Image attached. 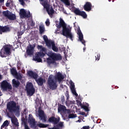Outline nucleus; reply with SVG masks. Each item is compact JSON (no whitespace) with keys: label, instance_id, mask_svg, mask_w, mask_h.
<instances>
[{"label":"nucleus","instance_id":"nucleus-47","mask_svg":"<svg viewBox=\"0 0 129 129\" xmlns=\"http://www.w3.org/2000/svg\"><path fill=\"white\" fill-rule=\"evenodd\" d=\"M77 105H80V106H82V105H82V103H81V102H80V101H78V102H77Z\"/></svg>","mask_w":129,"mask_h":129},{"label":"nucleus","instance_id":"nucleus-25","mask_svg":"<svg viewBox=\"0 0 129 129\" xmlns=\"http://www.w3.org/2000/svg\"><path fill=\"white\" fill-rule=\"evenodd\" d=\"M43 39H44V41L45 42V44H46L47 46H50V43L52 42L51 40H49L47 35H43Z\"/></svg>","mask_w":129,"mask_h":129},{"label":"nucleus","instance_id":"nucleus-33","mask_svg":"<svg viewBox=\"0 0 129 129\" xmlns=\"http://www.w3.org/2000/svg\"><path fill=\"white\" fill-rule=\"evenodd\" d=\"M46 12H47L48 15L52 16L55 11H54V9H53V8L51 7L50 9H49L48 11H46Z\"/></svg>","mask_w":129,"mask_h":129},{"label":"nucleus","instance_id":"nucleus-46","mask_svg":"<svg viewBox=\"0 0 129 129\" xmlns=\"http://www.w3.org/2000/svg\"><path fill=\"white\" fill-rule=\"evenodd\" d=\"M30 26L31 27H34L35 26V22H34V21L33 20H31V24H30Z\"/></svg>","mask_w":129,"mask_h":129},{"label":"nucleus","instance_id":"nucleus-13","mask_svg":"<svg viewBox=\"0 0 129 129\" xmlns=\"http://www.w3.org/2000/svg\"><path fill=\"white\" fill-rule=\"evenodd\" d=\"M35 47H36L35 44H33V46L30 44L29 46L27 47L26 53L28 56H31L34 54V49H35Z\"/></svg>","mask_w":129,"mask_h":129},{"label":"nucleus","instance_id":"nucleus-54","mask_svg":"<svg viewBox=\"0 0 129 129\" xmlns=\"http://www.w3.org/2000/svg\"><path fill=\"white\" fill-rule=\"evenodd\" d=\"M78 122H81V120L79 119V120H78Z\"/></svg>","mask_w":129,"mask_h":129},{"label":"nucleus","instance_id":"nucleus-39","mask_svg":"<svg viewBox=\"0 0 129 129\" xmlns=\"http://www.w3.org/2000/svg\"><path fill=\"white\" fill-rule=\"evenodd\" d=\"M30 0H19V3L21 4L22 6L25 5V2H29Z\"/></svg>","mask_w":129,"mask_h":129},{"label":"nucleus","instance_id":"nucleus-24","mask_svg":"<svg viewBox=\"0 0 129 129\" xmlns=\"http://www.w3.org/2000/svg\"><path fill=\"white\" fill-rule=\"evenodd\" d=\"M9 124H10V121H9V120H6L4 122L3 124L1 125V129L4 128V127L5 129L8 128V127L9 126Z\"/></svg>","mask_w":129,"mask_h":129},{"label":"nucleus","instance_id":"nucleus-42","mask_svg":"<svg viewBox=\"0 0 129 129\" xmlns=\"http://www.w3.org/2000/svg\"><path fill=\"white\" fill-rule=\"evenodd\" d=\"M23 34H24V33H23V32H18V37L19 39H21V36H22V35H23Z\"/></svg>","mask_w":129,"mask_h":129},{"label":"nucleus","instance_id":"nucleus-48","mask_svg":"<svg viewBox=\"0 0 129 129\" xmlns=\"http://www.w3.org/2000/svg\"><path fill=\"white\" fill-rule=\"evenodd\" d=\"M90 127L89 126H84L83 129H89Z\"/></svg>","mask_w":129,"mask_h":129},{"label":"nucleus","instance_id":"nucleus-35","mask_svg":"<svg viewBox=\"0 0 129 129\" xmlns=\"http://www.w3.org/2000/svg\"><path fill=\"white\" fill-rule=\"evenodd\" d=\"M11 72L12 75H17V74H18V73L17 72V70H16L15 68L11 69Z\"/></svg>","mask_w":129,"mask_h":129},{"label":"nucleus","instance_id":"nucleus-31","mask_svg":"<svg viewBox=\"0 0 129 129\" xmlns=\"http://www.w3.org/2000/svg\"><path fill=\"white\" fill-rule=\"evenodd\" d=\"M42 6L44 7V9H46V11H48L49 9H50V5H49L47 2H44Z\"/></svg>","mask_w":129,"mask_h":129},{"label":"nucleus","instance_id":"nucleus-7","mask_svg":"<svg viewBox=\"0 0 129 129\" xmlns=\"http://www.w3.org/2000/svg\"><path fill=\"white\" fill-rule=\"evenodd\" d=\"M2 14L4 17H5L6 19H8L10 21H15V20H17V16H16V15L13 14L9 10L3 11Z\"/></svg>","mask_w":129,"mask_h":129},{"label":"nucleus","instance_id":"nucleus-23","mask_svg":"<svg viewBox=\"0 0 129 129\" xmlns=\"http://www.w3.org/2000/svg\"><path fill=\"white\" fill-rule=\"evenodd\" d=\"M51 46H52V50L54 51V52H58V51H59V49L55 45V42L52 41L50 43V46H47V47L51 48Z\"/></svg>","mask_w":129,"mask_h":129},{"label":"nucleus","instance_id":"nucleus-16","mask_svg":"<svg viewBox=\"0 0 129 129\" xmlns=\"http://www.w3.org/2000/svg\"><path fill=\"white\" fill-rule=\"evenodd\" d=\"M11 32V28L8 25L5 26H0V34H3V33H8Z\"/></svg>","mask_w":129,"mask_h":129},{"label":"nucleus","instance_id":"nucleus-2","mask_svg":"<svg viewBox=\"0 0 129 129\" xmlns=\"http://www.w3.org/2000/svg\"><path fill=\"white\" fill-rule=\"evenodd\" d=\"M49 122H51L54 124V127L57 129H62L64 127V122H60V117H55V116H52L48 119Z\"/></svg>","mask_w":129,"mask_h":129},{"label":"nucleus","instance_id":"nucleus-56","mask_svg":"<svg viewBox=\"0 0 129 129\" xmlns=\"http://www.w3.org/2000/svg\"><path fill=\"white\" fill-rule=\"evenodd\" d=\"M1 121H2V117H1V115H0V122Z\"/></svg>","mask_w":129,"mask_h":129},{"label":"nucleus","instance_id":"nucleus-34","mask_svg":"<svg viewBox=\"0 0 129 129\" xmlns=\"http://www.w3.org/2000/svg\"><path fill=\"white\" fill-rule=\"evenodd\" d=\"M66 37H67V38H69L72 41H73V38H74V37L73 36V34H72L71 32H70L68 35H66Z\"/></svg>","mask_w":129,"mask_h":129},{"label":"nucleus","instance_id":"nucleus-4","mask_svg":"<svg viewBox=\"0 0 129 129\" xmlns=\"http://www.w3.org/2000/svg\"><path fill=\"white\" fill-rule=\"evenodd\" d=\"M7 109L10 112L19 111L20 110V106H17V103L15 101H10L7 104Z\"/></svg>","mask_w":129,"mask_h":129},{"label":"nucleus","instance_id":"nucleus-60","mask_svg":"<svg viewBox=\"0 0 129 129\" xmlns=\"http://www.w3.org/2000/svg\"><path fill=\"white\" fill-rule=\"evenodd\" d=\"M64 14H67L66 12H64Z\"/></svg>","mask_w":129,"mask_h":129},{"label":"nucleus","instance_id":"nucleus-55","mask_svg":"<svg viewBox=\"0 0 129 129\" xmlns=\"http://www.w3.org/2000/svg\"><path fill=\"white\" fill-rule=\"evenodd\" d=\"M2 75H0V79H2Z\"/></svg>","mask_w":129,"mask_h":129},{"label":"nucleus","instance_id":"nucleus-58","mask_svg":"<svg viewBox=\"0 0 129 129\" xmlns=\"http://www.w3.org/2000/svg\"><path fill=\"white\" fill-rule=\"evenodd\" d=\"M102 41H103V40H104V38H102Z\"/></svg>","mask_w":129,"mask_h":129},{"label":"nucleus","instance_id":"nucleus-40","mask_svg":"<svg viewBox=\"0 0 129 129\" xmlns=\"http://www.w3.org/2000/svg\"><path fill=\"white\" fill-rule=\"evenodd\" d=\"M75 117H76V114H70L69 115V118H74Z\"/></svg>","mask_w":129,"mask_h":129},{"label":"nucleus","instance_id":"nucleus-19","mask_svg":"<svg viewBox=\"0 0 129 129\" xmlns=\"http://www.w3.org/2000/svg\"><path fill=\"white\" fill-rule=\"evenodd\" d=\"M92 8V5L90 2H86L84 6V10H85L86 12H90V11H91Z\"/></svg>","mask_w":129,"mask_h":129},{"label":"nucleus","instance_id":"nucleus-29","mask_svg":"<svg viewBox=\"0 0 129 129\" xmlns=\"http://www.w3.org/2000/svg\"><path fill=\"white\" fill-rule=\"evenodd\" d=\"M37 48L38 50H40L41 52H46V48L43 47L42 45H38Z\"/></svg>","mask_w":129,"mask_h":129},{"label":"nucleus","instance_id":"nucleus-52","mask_svg":"<svg viewBox=\"0 0 129 129\" xmlns=\"http://www.w3.org/2000/svg\"><path fill=\"white\" fill-rule=\"evenodd\" d=\"M67 99H69V95H68V96H67Z\"/></svg>","mask_w":129,"mask_h":129},{"label":"nucleus","instance_id":"nucleus-17","mask_svg":"<svg viewBox=\"0 0 129 129\" xmlns=\"http://www.w3.org/2000/svg\"><path fill=\"white\" fill-rule=\"evenodd\" d=\"M70 87L73 94H74L75 96H78V94H77V93L76 92V90H75V85L74 84V83H73V81L71 80L70 81Z\"/></svg>","mask_w":129,"mask_h":129},{"label":"nucleus","instance_id":"nucleus-41","mask_svg":"<svg viewBox=\"0 0 129 129\" xmlns=\"http://www.w3.org/2000/svg\"><path fill=\"white\" fill-rule=\"evenodd\" d=\"M95 58L96 61H99V60L100 59V54L98 53L97 54V56H95Z\"/></svg>","mask_w":129,"mask_h":129},{"label":"nucleus","instance_id":"nucleus-37","mask_svg":"<svg viewBox=\"0 0 129 129\" xmlns=\"http://www.w3.org/2000/svg\"><path fill=\"white\" fill-rule=\"evenodd\" d=\"M82 108H83L85 110V111H89V109L88 108V106L86 105H82Z\"/></svg>","mask_w":129,"mask_h":129},{"label":"nucleus","instance_id":"nucleus-1","mask_svg":"<svg viewBox=\"0 0 129 129\" xmlns=\"http://www.w3.org/2000/svg\"><path fill=\"white\" fill-rule=\"evenodd\" d=\"M27 74L29 77H31V78H33V79L35 80L36 82L39 86H42V85H44V83L46 82V80H45V79L42 78V77H40L39 78L37 79L38 74H37L36 73H34L32 71H28Z\"/></svg>","mask_w":129,"mask_h":129},{"label":"nucleus","instance_id":"nucleus-49","mask_svg":"<svg viewBox=\"0 0 129 129\" xmlns=\"http://www.w3.org/2000/svg\"><path fill=\"white\" fill-rule=\"evenodd\" d=\"M25 129H30V127H29V126L28 125L25 124Z\"/></svg>","mask_w":129,"mask_h":129},{"label":"nucleus","instance_id":"nucleus-22","mask_svg":"<svg viewBox=\"0 0 129 129\" xmlns=\"http://www.w3.org/2000/svg\"><path fill=\"white\" fill-rule=\"evenodd\" d=\"M55 80H57V81L59 82V83H60V82H62V80H63V79H64V76H63V75H62V74L60 73H58L56 74V76L55 78Z\"/></svg>","mask_w":129,"mask_h":129},{"label":"nucleus","instance_id":"nucleus-10","mask_svg":"<svg viewBox=\"0 0 129 129\" xmlns=\"http://www.w3.org/2000/svg\"><path fill=\"white\" fill-rule=\"evenodd\" d=\"M67 25L66 24V23H65V22H64V20H63V19H62V18H60L59 19V24L56 23L55 25V26L56 27L57 29L55 31V34H59V32H58L59 31H60V29H61V28H62V29L63 28H64V27L67 26Z\"/></svg>","mask_w":129,"mask_h":129},{"label":"nucleus","instance_id":"nucleus-45","mask_svg":"<svg viewBox=\"0 0 129 129\" xmlns=\"http://www.w3.org/2000/svg\"><path fill=\"white\" fill-rule=\"evenodd\" d=\"M45 24L46 26H49L50 25V20L49 19H47L45 22Z\"/></svg>","mask_w":129,"mask_h":129},{"label":"nucleus","instance_id":"nucleus-43","mask_svg":"<svg viewBox=\"0 0 129 129\" xmlns=\"http://www.w3.org/2000/svg\"><path fill=\"white\" fill-rule=\"evenodd\" d=\"M60 100L62 103L65 102V97H64V96H61L60 98Z\"/></svg>","mask_w":129,"mask_h":129},{"label":"nucleus","instance_id":"nucleus-51","mask_svg":"<svg viewBox=\"0 0 129 129\" xmlns=\"http://www.w3.org/2000/svg\"><path fill=\"white\" fill-rule=\"evenodd\" d=\"M84 52L86 50V47H84L83 48Z\"/></svg>","mask_w":129,"mask_h":129},{"label":"nucleus","instance_id":"nucleus-38","mask_svg":"<svg viewBox=\"0 0 129 129\" xmlns=\"http://www.w3.org/2000/svg\"><path fill=\"white\" fill-rule=\"evenodd\" d=\"M37 55L39 56V57H44L45 56V53L43 52H38Z\"/></svg>","mask_w":129,"mask_h":129},{"label":"nucleus","instance_id":"nucleus-6","mask_svg":"<svg viewBox=\"0 0 129 129\" xmlns=\"http://www.w3.org/2000/svg\"><path fill=\"white\" fill-rule=\"evenodd\" d=\"M11 54H12V52H11V48L6 45L4 46L0 51V56L2 58L8 57V56H10Z\"/></svg>","mask_w":129,"mask_h":129},{"label":"nucleus","instance_id":"nucleus-18","mask_svg":"<svg viewBox=\"0 0 129 129\" xmlns=\"http://www.w3.org/2000/svg\"><path fill=\"white\" fill-rule=\"evenodd\" d=\"M10 118H11V122L14 126H19V121L16 116L10 117Z\"/></svg>","mask_w":129,"mask_h":129},{"label":"nucleus","instance_id":"nucleus-57","mask_svg":"<svg viewBox=\"0 0 129 129\" xmlns=\"http://www.w3.org/2000/svg\"><path fill=\"white\" fill-rule=\"evenodd\" d=\"M108 2H111V0H108Z\"/></svg>","mask_w":129,"mask_h":129},{"label":"nucleus","instance_id":"nucleus-12","mask_svg":"<svg viewBox=\"0 0 129 129\" xmlns=\"http://www.w3.org/2000/svg\"><path fill=\"white\" fill-rule=\"evenodd\" d=\"M74 13L77 16H81V17H82L84 19H86V18H87V14H86V13L84 11H81L78 9H75Z\"/></svg>","mask_w":129,"mask_h":129},{"label":"nucleus","instance_id":"nucleus-8","mask_svg":"<svg viewBox=\"0 0 129 129\" xmlns=\"http://www.w3.org/2000/svg\"><path fill=\"white\" fill-rule=\"evenodd\" d=\"M1 87L3 90L5 91H11L13 89V87L7 80L3 81L1 83Z\"/></svg>","mask_w":129,"mask_h":129},{"label":"nucleus","instance_id":"nucleus-27","mask_svg":"<svg viewBox=\"0 0 129 129\" xmlns=\"http://www.w3.org/2000/svg\"><path fill=\"white\" fill-rule=\"evenodd\" d=\"M6 6L7 8H12V7H14V1H13V0H8L6 4Z\"/></svg>","mask_w":129,"mask_h":129},{"label":"nucleus","instance_id":"nucleus-53","mask_svg":"<svg viewBox=\"0 0 129 129\" xmlns=\"http://www.w3.org/2000/svg\"><path fill=\"white\" fill-rule=\"evenodd\" d=\"M73 104V102H72V101H70V104Z\"/></svg>","mask_w":129,"mask_h":129},{"label":"nucleus","instance_id":"nucleus-26","mask_svg":"<svg viewBox=\"0 0 129 129\" xmlns=\"http://www.w3.org/2000/svg\"><path fill=\"white\" fill-rule=\"evenodd\" d=\"M12 84L14 87H16V88H18V87L20 86V84H21V83L16 80V79H13L12 80Z\"/></svg>","mask_w":129,"mask_h":129},{"label":"nucleus","instance_id":"nucleus-14","mask_svg":"<svg viewBox=\"0 0 129 129\" xmlns=\"http://www.w3.org/2000/svg\"><path fill=\"white\" fill-rule=\"evenodd\" d=\"M77 34L79 36V40L81 43L83 44V45L86 46V44H85L86 42L84 39H83V34H82V32H81V30H80V27H79L77 30Z\"/></svg>","mask_w":129,"mask_h":129},{"label":"nucleus","instance_id":"nucleus-30","mask_svg":"<svg viewBox=\"0 0 129 129\" xmlns=\"http://www.w3.org/2000/svg\"><path fill=\"white\" fill-rule=\"evenodd\" d=\"M45 32V26L44 25H40L39 26V33L42 34Z\"/></svg>","mask_w":129,"mask_h":129},{"label":"nucleus","instance_id":"nucleus-11","mask_svg":"<svg viewBox=\"0 0 129 129\" xmlns=\"http://www.w3.org/2000/svg\"><path fill=\"white\" fill-rule=\"evenodd\" d=\"M28 121L32 128H36V127H37V125H36V120L34 118L32 114L29 115Z\"/></svg>","mask_w":129,"mask_h":129},{"label":"nucleus","instance_id":"nucleus-15","mask_svg":"<svg viewBox=\"0 0 129 129\" xmlns=\"http://www.w3.org/2000/svg\"><path fill=\"white\" fill-rule=\"evenodd\" d=\"M20 15L22 18H31V13L28 12V13H27L26 10L24 9L20 10Z\"/></svg>","mask_w":129,"mask_h":129},{"label":"nucleus","instance_id":"nucleus-21","mask_svg":"<svg viewBox=\"0 0 129 129\" xmlns=\"http://www.w3.org/2000/svg\"><path fill=\"white\" fill-rule=\"evenodd\" d=\"M71 32L70 29L67 27V25L63 27L62 30V35L63 36H66L67 35L69 34Z\"/></svg>","mask_w":129,"mask_h":129},{"label":"nucleus","instance_id":"nucleus-5","mask_svg":"<svg viewBox=\"0 0 129 129\" xmlns=\"http://www.w3.org/2000/svg\"><path fill=\"white\" fill-rule=\"evenodd\" d=\"M47 85L51 90L57 89V82L54 80V76L53 75H50L47 80Z\"/></svg>","mask_w":129,"mask_h":129},{"label":"nucleus","instance_id":"nucleus-32","mask_svg":"<svg viewBox=\"0 0 129 129\" xmlns=\"http://www.w3.org/2000/svg\"><path fill=\"white\" fill-rule=\"evenodd\" d=\"M34 61H37L38 62H42V58L40 57V56L36 54L35 56V58H34Z\"/></svg>","mask_w":129,"mask_h":129},{"label":"nucleus","instance_id":"nucleus-20","mask_svg":"<svg viewBox=\"0 0 129 129\" xmlns=\"http://www.w3.org/2000/svg\"><path fill=\"white\" fill-rule=\"evenodd\" d=\"M38 115L41 120H42V121H44V122H46V121H47V118L45 116L44 111L43 110L39 111Z\"/></svg>","mask_w":129,"mask_h":129},{"label":"nucleus","instance_id":"nucleus-50","mask_svg":"<svg viewBox=\"0 0 129 129\" xmlns=\"http://www.w3.org/2000/svg\"><path fill=\"white\" fill-rule=\"evenodd\" d=\"M5 3V0H0V4H4Z\"/></svg>","mask_w":129,"mask_h":129},{"label":"nucleus","instance_id":"nucleus-9","mask_svg":"<svg viewBox=\"0 0 129 129\" xmlns=\"http://www.w3.org/2000/svg\"><path fill=\"white\" fill-rule=\"evenodd\" d=\"M26 90L27 94H28L29 96H32L34 95V93H35V88H34V86L32 83H29L27 84Z\"/></svg>","mask_w":129,"mask_h":129},{"label":"nucleus","instance_id":"nucleus-59","mask_svg":"<svg viewBox=\"0 0 129 129\" xmlns=\"http://www.w3.org/2000/svg\"><path fill=\"white\" fill-rule=\"evenodd\" d=\"M113 2H114V0H113V1H112V2H113Z\"/></svg>","mask_w":129,"mask_h":129},{"label":"nucleus","instance_id":"nucleus-61","mask_svg":"<svg viewBox=\"0 0 129 129\" xmlns=\"http://www.w3.org/2000/svg\"><path fill=\"white\" fill-rule=\"evenodd\" d=\"M64 14H67L66 12H64Z\"/></svg>","mask_w":129,"mask_h":129},{"label":"nucleus","instance_id":"nucleus-44","mask_svg":"<svg viewBox=\"0 0 129 129\" xmlns=\"http://www.w3.org/2000/svg\"><path fill=\"white\" fill-rule=\"evenodd\" d=\"M39 126V127H47V125L43 123H40Z\"/></svg>","mask_w":129,"mask_h":129},{"label":"nucleus","instance_id":"nucleus-3","mask_svg":"<svg viewBox=\"0 0 129 129\" xmlns=\"http://www.w3.org/2000/svg\"><path fill=\"white\" fill-rule=\"evenodd\" d=\"M49 57L47 58V64L50 65V64H55L56 63L55 61H60V60H62V56L61 54H57V53H50L49 54Z\"/></svg>","mask_w":129,"mask_h":129},{"label":"nucleus","instance_id":"nucleus-28","mask_svg":"<svg viewBox=\"0 0 129 129\" xmlns=\"http://www.w3.org/2000/svg\"><path fill=\"white\" fill-rule=\"evenodd\" d=\"M66 110V107L62 105H60L58 107V111L60 112L61 111H65Z\"/></svg>","mask_w":129,"mask_h":129},{"label":"nucleus","instance_id":"nucleus-36","mask_svg":"<svg viewBox=\"0 0 129 129\" xmlns=\"http://www.w3.org/2000/svg\"><path fill=\"white\" fill-rule=\"evenodd\" d=\"M61 2L65 4L67 6H70V2H69V0H60Z\"/></svg>","mask_w":129,"mask_h":129}]
</instances>
